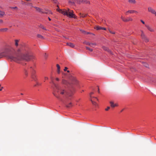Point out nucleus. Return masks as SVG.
<instances>
[{
	"mask_svg": "<svg viewBox=\"0 0 156 156\" xmlns=\"http://www.w3.org/2000/svg\"><path fill=\"white\" fill-rule=\"evenodd\" d=\"M67 69H68V68H67V67H65V68L64 69V71H66L67 70Z\"/></svg>",
	"mask_w": 156,
	"mask_h": 156,
	"instance_id": "25",
	"label": "nucleus"
},
{
	"mask_svg": "<svg viewBox=\"0 0 156 156\" xmlns=\"http://www.w3.org/2000/svg\"><path fill=\"white\" fill-rule=\"evenodd\" d=\"M2 88H3L2 87H1V86H0V91H1L2 90Z\"/></svg>",
	"mask_w": 156,
	"mask_h": 156,
	"instance_id": "29",
	"label": "nucleus"
},
{
	"mask_svg": "<svg viewBox=\"0 0 156 156\" xmlns=\"http://www.w3.org/2000/svg\"><path fill=\"white\" fill-rule=\"evenodd\" d=\"M148 12H151L152 14L154 15L155 16L156 15V12L152 8L149 7L148 8Z\"/></svg>",
	"mask_w": 156,
	"mask_h": 156,
	"instance_id": "5",
	"label": "nucleus"
},
{
	"mask_svg": "<svg viewBox=\"0 0 156 156\" xmlns=\"http://www.w3.org/2000/svg\"><path fill=\"white\" fill-rule=\"evenodd\" d=\"M101 30H106V28L104 27H101Z\"/></svg>",
	"mask_w": 156,
	"mask_h": 156,
	"instance_id": "26",
	"label": "nucleus"
},
{
	"mask_svg": "<svg viewBox=\"0 0 156 156\" xmlns=\"http://www.w3.org/2000/svg\"><path fill=\"white\" fill-rule=\"evenodd\" d=\"M86 48L87 50H89L90 51H92V49L91 48L88 47H86Z\"/></svg>",
	"mask_w": 156,
	"mask_h": 156,
	"instance_id": "20",
	"label": "nucleus"
},
{
	"mask_svg": "<svg viewBox=\"0 0 156 156\" xmlns=\"http://www.w3.org/2000/svg\"><path fill=\"white\" fill-rule=\"evenodd\" d=\"M111 106L113 108L117 106L118 105L117 103H114L113 102L111 101L110 102Z\"/></svg>",
	"mask_w": 156,
	"mask_h": 156,
	"instance_id": "7",
	"label": "nucleus"
},
{
	"mask_svg": "<svg viewBox=\"0 0 156 156\" xmlns=\"http://www.w3.org/2000/svg\"><path fill=\"white\" fill-rule=\"evenodd\" d=\"M48 19H49V20H51V19L49 18H48Z\"/></svg>",
	"mask_w": 156,
	"mask_h": 156,
	"instance_id": "38",
	"label": "nucleus"
},
{
	"mask_svg": "<svg viewBox=\"0 0 156 156\" xmlns=\"http://www.w3.org/2000/svg\"><path fill=\"white\" fill-rule=\"evenodd\" d=\"M141 22L143 24H145V23L142 20H141Z\"/></svg>",
	"mask_w": 156,
	"mask_h": 156,
	"instance_id": "27",
	"label": "nucleus"
},
{
	"mask_svg": "<svg viewBox=\"0 0 156 156\" xmlns=\"http://www.w3.org/2000/svg\"><path fill=\"white\" fill-rule=\"evenodd\" d=\"M133 20V19L132 18L130 17H129L126 19L125 22L132 21Z\"/></svg>",
	"mask_w": 156,
	"mask_h": 156,
	"instance_id": "8",
	"label": "nucleus"
},
{
	"mask_svg": "<svg viewBox=\"0 0 156 156\" xmlns=\"http://www.w3.org/2000/svg\"><path fill=\"white\" fill-rule=\"evenodd\" d=\"M19 42V41L18 40H15V45L16 46H17L18 45V43Z\"/></svg>",
	"mask_w": 156,
	"mask_h": 156,
	"instance_id": "18",
	"label": "nucleus"
},
{
	"mask_svg": "<svg viewBox=\"0 0 156 156\" xmlns=\"http://www.w3.org/2000/svg\"><path fill=\"white\" fill-rule=\"evenodd\" d=\"M67 45L72 48H73L74 47V44L71 43H67Z\"/></svg>",
	"mask_w": 156,
	"mask_h": 156,
	"instance_id": "11",
	"label": "nucleus"
},
{
	"mask_svg": "<svg viewBox=\"0 0 156 156\" xmlns=\"http://www.w3.org/2000/svg\"><path fill=\"white\" fill-rule=\"evenodd\" d=\"M80 17H85L86 16V15H83V14L81 15V14H80Z\"/></svg>",
	"mask_w": 156,
	"mask_h": 156,
	"instance_id": "23",
	"label": "nucleus"
},
{
	"mask_svg": "<svg viewBox=\"0 0 156 156\" xmlns=\"http://www.w3.org/2000/svg\"><path fill=\"white\" fill-rule=\"evenodd\" d=\"M71 103H69V105L67 106L68 107H70L71 106Z\"/></svg>",
	"mask_w": 156,
	"mask_h": 156,
	"instance_id": "30",
	"label": "nucleus"
},
{
	"mask_svg": "<svg viewBox=\"0 0 156 156\" xmlns=\"http://www.w3.org/2000/svg\"><path fill=\"white\" fill-rule=\"evenodd\" d=\"M95 44H90V46H93V45H95Z\"/></svg>",
	"mask_w": 156,
	"mask_h": 156,
	"instance_id": "28",
	"label": "nucleus"
},
{
	"mask_svg": "<svg viewBox=\"0 0 156 156\" xmlns=\"http://www.w3.org/2000/svg\"><path fill=\"white\" fill-rule=\"evenodd\" d=\"M35 76L34 75H32V77L33 78H34V77Z\"/></svg>",
	"mask_w": 156,
	"mask_h": 156,
	"instance_id": "32",
	"label": "nucleus"
},
{
	"mask_svg": "<svg viewBox=\"0 0 156 156\" xmlns=\"http://www.w3.org/2000/svg\"><path fill=\"white\" fill-rule=\"evenodd\" d=\"M56 80H57V81H58V80H59V79H58V78H56Z\"/></svg>",
	"mask_w": 156,
	"mask_h": 156,
	"instance_id": "34",
	"label": "nucleus"
},
{
	"mask_svg": "<svg viewBox=\"0 0 156 156\" xmlns=\"http://www.w3.org/2000/svg\"><path fill=\"white\" fill-rule=\"evenodd\" d=\"M56 66L57 68V72L59 73H60V67L58 64H57Z\"/></svg>",
	"mask_w": 156,
	"mask_h": 156,
	"instance_id": "12",
	"label": "nucleus"
},
{
	"mask_svg": "<svg viewBox=\"0 0 156 156\" xmlns=\"http://www.w3.org/2000/svg\"><path fill=\"white\" fill-rule=\"evenodd\" d=\"M76 2L79 4H81L82 3H89V1L87 0H76Z\"/></svg>",
	"mask_w": 156,
	"mask_h": 156,
	"instance_id": "6",
	"label": "nucleus"
},
{
	"mask_svg": "<svg viewBox=\"0 0 156 156\" xmlns=\"http://www.w3.org/2000/svg\"><path fill=\"white\" fill-rule=\"evenodd\" d=\"M138 13V12L136 11L133 10H129L128 11H126L125 13V14L126 15H127L128 14H133V13H135L137 14Z\"/></svg>",
	"mask_w": 156,
	"mask_h": 156,
	"instance_id": "4",
	"label": "nucleus"
},
{
	"mask_svg": "<svg viewBox=\"0 0 156 156\" xmlns=\"http://www.w3.org/2000/svg\"><path fill=\"white\" fill-rule=\"evenodd\" d=\"M146 27H147V28L148 29V30H149L151 32H153L154 31V30L151 27H150L149 26H146Z\"/></svg>",
	"mask_w": 156,
	"mask_h": 156,
	"instance_id": "9",
	"label": "nucleus"
},
{
	"mask_svg": "<svg viewBox=\"0 0 156 156\" xmlns=\"http://www.w3.org/2000/svg\"><path fill=\"white\" fill-rule=\"evenodd\" d=\"M4 31H6L7 30V29H3Z\"/></svg>",
	"mask_w": 156,
	"mask_h": 156,
	"instance_id": "36",
	"label": "nucleus"
},
{
	"mask_svg": "<svg viewBox=\"0 0 156 156\" xmlns=\"http://www.w3.org/2000/svg\"><path fill=\"white\" fill-rule=\"evenodd\" d=\"M58 11L63 15H66L70 18H76V16L73 13V11L69 9L67 10L59 9Z\"/></svg>",
	"mask_w": 156,
	"mask_h": 156,
	"instance_id": "2",
	"label": "nucleus"
},
{
	"mask_svg": "<svg viewBox=\"0 0 156 156\" xmlns=\"http://www.w3.org/2000/svg\"><path fill=\"white\" fill-rule=\"evenodd\" d=\"M93 94V92H91L90 94V96L91 98V100L92 103V104L96 106H98V104L97 103L96 101H98V100L97 98L95 97L92 95Z\"/></svg>",
	"mask_w": 156,
	"mask_h": 156,
	"instance_id": "3",
	"label": "nucleus"
},
{
	"mask_svg": "<svg viewBox=\"0 0 156 156\" xmlns=\"http://www.w3.org/2000/svg\"><path fill=\"white\" fill-rule=\"evenodd\" d=\"M110 109V107H108L107 108H106L105 109V111H108L109 109Z\"/></svg>",
	"mask_w": 156,
	"mask_h": 156,
	"instance_id": "22",
	"label": "nucleus"
},
{
	"mask_svg": "<svg viewBox=\"0 0 156 156\" xmlns=\"http://www.w3.org/2000/svg\"><path fill=\"white\" fill-rule=\"evenodd\" d=\"M36 10L39 12H44L42 10H41L40 8H39L38 7H36Z\"/></svg>",
	"mask_w": 156,
	"mask_h": 156,
	"instance_id": "14",
	"label": "nucleus"
},
{
	"mask_svg": "<svg viewBox=\"0 0 156 156\" xmlns=\"http://www.w3.org/2000/svg\"><path fill=\"white\" fill-rule=\"evenodd\" d=\"M66 80H63L62 81V83H63V84H66Z\"/></svg>",
	"mask_w": 156,
	"mask_h": 156,
	"instance_id": "24",
	"label": "nucleus"
},
{
	"mask_svg": "<svg viewBox=\"0 0 156 156\" xmlns=\"http://www.w3.org/2000/svg\"><path fill=\"white\" fill-rule=\"evenodd\" d=\"M2 22V20H0V22Z\"/></svg>",
	"mask_w": 156,
	"mask_h": 156,
	"instance_id": "37",
	"label": "nucleus"
},
{
	"mask_svg": "<svg viewBox=\"0 0 156 156\" xmlns=\"http://www.w3.org/2000/svg\"><path fill=\"white\" fill-rule=\"evenodd\" d=\"M67 72H68V73H69V70H67Z\"/></svg>",
	"mask_w": 156,
	"mask_h": 156,
	"instance_id": "39",
	"label": "nucleus"
},
{
	"mask_svg": "<svg viewBox=\"0 0 156 156\" xmlns=\"http://www.w3.org/2000/svg\"><path fill=\"white\" fill-rule=\"evenodd\" d=\"M94 29H96L97 30H101V27L98 26H96L94 27Z\"/></svg>",
	"mask_w": 156,
	"mask_h": 156,
	"instance_id": "15",
	"label": "nucleus"
},
{
	"mask_svg": "<svg viewBox=\"0 0 156 156\" xmlns=\"http://www.w3.org/2000/svg\"><path fill=\"white\" fill-rule=\"evenodd\" d=\"M29 55L28 54H27L23 57L18 56H16L15 55H10L8 56V58L11 61H14L16 62L19 63L20 61L23 60H28L29 59Z\"/></svg>",
	"mask_w": 156,
	"mask_h": 156,
	"instance_id": "1",
	"label": "nucleus"
},
{
	"mask_svg": "<svg viewBox=\"0 0 156 156\" xmlns=\"http://www.w3.org/2000/svg\"><path fill=\"white\" fill-rule=\"evenodd\" d=\"M45 80H47L48 79V78L47 77H45Z\"/></svg>",
	"mask_w": 156,
	"mask_h": 156,
	"instance_id": "35",
	"label": "nucleus"
},
{
	"mask_svg": "<svg viewBox=\"0 0 156 156\" xmlns=\"http://www.w3.org/2000/svg\"><path fill=\"white\" fill-rule=\"evenodd\" d=\"M58 92L62 94H63L66 93V92L64 90L61 89Z\"/></svg>",
	"mask_w": 156,
	"mask_h": 156,
	"instance_id": "10",
	"label": "nucleus"
},
{
	"mask_svg": "<svg viewBox=\"0 0 156 156\" xmlns=\"http://www.w3.org/2000/svg\"><path fill=\"white\" fill-rule=\"evenodd\" d=\"M27 73H26V72H25V74H26V75H27Z\"/></svg>",
	"mask_w": 156,
	"mask_h": 156,
	"instance_id": "40",
	"label": "nucleus"
},
{
	"mask_svg": "<svg viewBox=\"0 0 156 156\" xmlns=\"http://www.w3.org/2000/svg\"><path fill=\"white\" fill-rule=\"evenodd\" d=\"M33 73H35V71L34 70V69H33Z\"/></svg>",
	"mask_w": 156,
	"mask_h": 156,
	"instance_id": "33",
	"label": "nucleus"
},
{
	"mask_svg": "<svg viewBox=\"0 0 156 156\" xmlns=\"http://www.w3.org/2000/svg\"><path fill=\"white\" fill-rule=\"evenodd\" d=\"M142 34H141V37H142V38L143 39H144V38H145V36L144 34L142 32Z\"/></svg>",
	"mask_w": 156,
	"mask_h": 156,
	"instance_id": "17",
	"label": "nucleus"
},
{
	"mask_svg": "<svg viewBox=\"0 0 156 156\" xmlns=\"http://www.w3.org/2000/svg\"><path fill=\"white\" fill-rule=\"evenodd\" d=\"M103 49L104 50H107V48H105V47L103 48Z\"/></svg>",
	"mask_w": 156,
	"mask_h": 156,
	"instance_id": "31",
	"label": "nucleus"
},
{
	"mask_svg": "<svg viewBox=\"0 0 156 156\" xmlns=\"http://www.w3.org/2000/svg\"><path fill=\"white\" fill-rule=\"evenodd\" d=\"M5 12L3 11H0V16H2L5 15Z\"/></svg>",
	"mask_w": 156,
	"mask_h": 156,
	"instance_id": "16",
	"label": "nucleus"
},
{
	"mask_svg": "<svg viewBox=\"0 0 156 156\" xmlns=\"http://www.w3.org/2000/svg\"><path fill=\"white\" fill-rule=\"evenodd\" d=\"M129 2L131 4H135L136 3L135 0H129Z\"/></svg>",
	"mask_w": 156,
	"mask_h": 156,
	"instance_id": "13",
	"label": "nucleus"
},
{
	"mask_svg": "<svg viewBox=\"0 0 156 156\" xmlns=\"http://www.w3.org/2000/svg\"><path fill=\"white\" fill-rule=\"evenodd\" d=\"M109 32L111 34H115V32L114 31H112L111 30H110L109 29Z\"/></svg>",
	"mask_w": 156,
	"mask_h": 156,
	"instance_id": "21",
	"label": "nucleus"
},
{
	"mask_svg": "<svg viewBox=\"0 0 156 156\" xmlns=\"http://www.w3.org/2000/svg\"><path fill=\"white\" fill-rule=\"evenodd\" d=\"M121 19L124 21L125 22V20L126 19L125 18L122 16H121Z\"/></svg>",
	"mask_w": 156,
	"mask_h": 156,
	"instance_id": "19",
	"label": "nucleus"
}]
</instances>
